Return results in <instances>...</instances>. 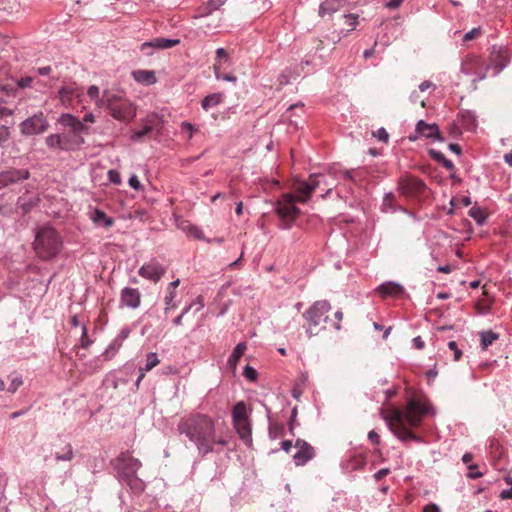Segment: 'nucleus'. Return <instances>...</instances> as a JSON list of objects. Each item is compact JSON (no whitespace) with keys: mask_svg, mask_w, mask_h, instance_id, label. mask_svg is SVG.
<instances>
[{"mask_svg":"<svg viewBox=\"0 0 512 512\" xmlns=\"http://www.w3.org/2000/svg\"><path fill=\"white\" fill-rule=\"evenodd\" d=\"M165 272L166 269L157 260L152 259L148 263H145L139 269L138 273L141 277L157 283Z\"/></svg>","mask_w":512,"mask_h":512,"instance_id":"12","label":"nucleus"},{"mask_svg":"<svg viewBox=\"0 0 512 512\" xmlns=\"http://www.w3.org/2000/svg\"><path fill=\"white\" fill-rule=\"evenodd\" d=\"M398 187L400 193L406 197L423 194L426 190L425 183L421 179L411 175L401 177L398 181Z\"/></svg>","mask_w":512,"mask_h":512,"instance_id":"10","label":"nucleus"},{"mask_svg":"<svg viewBox=\"0 0 512 512\" xmlns=\"http://www.w3.org/2000/svg\"><path fill=\"white\" fill-rule=\"evenodd\" d=\"M180 435H184L202 457L218 452L219 447L229 443L228 433L223 424L204 413H192L183 417L177 426Z\"/></svg>","mask_w":512,"mask_h":512,"instance_id":"1","label":"nucleus"},{"mask_svg":"<svg viewBox=\"0 0 512 512\" xmlns=\"http://www.w3.org/2000/svg\"><path fill=\"white\" fill-rule=\"evenodd\" d=\"M62 244L61 236L53 227L43 226L36 231L33 247L39 258L50 260L60 253Z\"/></svg>","mask_w":512,"mask_h":512,"instance_id":"5","label":"nucleus"},{"mask_svg":"<svg viewBox=\"0 0 512 512\" xmlns=\"http://www.w3.org/2000/svg\"><path fill=\"white\" fill-rule=\"evenodd\" d=\"M247 349V345L245 342L239 343L233 350L232 354L228 359V365L232 370H235L238 364V361L243 356L244 352Z\"/></svg>","mask_w":512,"mask_h":512,"instance_id":"23","label":"nucleus"},{"mask_svg":"<svg viewBox=\"0 0 512 512\" xmlns=\"http://www.w3.org/2000/svg\"><path fill=\"white\" fill-rule=\"evenodd\" d=\"M134 80L138 83L145 85H152L156 82L154 71L150 70H136L132 72Z\"/></svg>","mask_w":512,"mask_h":512,"instance_id":"22","label":"nucleus"},{"mask_svg":"<svg viewBox=\"0 0 512 512\" xmlns=\"http://www.w3.org/2000/svg\"><path fill=\"white\" fill-rule=\"evenodd\" d=\"M213 69H214V73H215V77L216 79H222L224 81H230V82H236L237 81V77L232 75V74H228V73H221L220 72V69H221V64L220 63H215L214 66H213Z\"/></svg>","mask_w":512,"mask_h":512,"instance_id":"32","label":"nucleus"},{"mask_svg":"<svg viewBox=\"0 0 512 512\" xmlns=\"http://www.w3.org/2000/svg\"><path fill=\"white\" fill-rule=\"evenodd\" d=\"M187 233L191 236H193L196 239H203L204 235L201 229H199L197 226L189 225L186 229Z\"/></svg>","mask_w":512,"mask_h":512,"instance_id":"40","label":"nucleus"},{"mask_svg":"<svg viewBox=\"0 0 512 512\" xmlns=\"http://www.w3.org/2000/svg\"><path fill=\"white\" fill-rule=\"evenodd\" d=\"M32 81H33V78H32V77H24V78H21V79L18 81V87H20V88H27V87H30V86H31Z\"/></svg>","mask_w":512,"mask_h":512,"instance_id":"53","label":"nucleus"},{"mask_svg":"<svg viewBox=\"0 0 512 512\" xmlns=\"http://www.w3.org/2000/svg\"><path fill=\"white\" fill-rule=\"evenodd\" d=\"M468 469L470 470V472L468 473V477L471 479H477V478L482 477V475H483L481 472L474 471L475 469H477L476 464L469 465Z\"/></svg>","mask_w":512,"mask_h":512,"instance_id":"50","label":"nucleus"},{"mask_svg":"<svg viewBox=\"0 0 512 512\" xmlns=\"http://www.w3.org/2000/svg\"><path fill=\"white\" fill-rule=\"evenodd\" d=\"M365 465V458L363 455H355L348 462V468L351 470H358Z\"/></svg>","mask_w":512,"mask_h":512,"instance_id":"35","label":"nucleus"},{"mask_svg":"<svg viewBox=\"0 0 512 512\" xmlns=\"http://www.w3.org/2000/svg\"><path fill=\"white\" fill-rule=\"evenodd\" d=\"M345 17H346V19L348 21V25L351 27V29H354L356 24H357L358 15L350 14V15H347Z\"/></svg>","mask_w":512,"mask_h":512,"instance_id":"58","label":"nucleus"},{"mask_svg":"<svg viewBox=\"0 0 512 512\" xmlns=\"http://www.w3.org/2000/svg\"><path fill=\"white\" fill-rule=\"evenodd\" d=\"M129 185L135 189V190H140L142 189V185L138 179V177L136 175H132L129 179Z\"/></svg>","mask_w":512,"mask_h":512,"instance_id":"51","label":"nucleus"},{"mask_svg":"<svg viewBox=\"0 0 512 512\" xmlns=\"http://www.w3.org/2000/svg\"><path fill=\"white\" fill-rule=\"evenodd\" d=\"M295 446L298 452L293 457L297 465H304L314 457V448L307 442L298 439Z\"/></svg>","mask_w":512,"mask_h":512,"instance_id":"16","label":"nucleus"},{"mask_svg":"<svg viewBox=\"0 0 512 512\" xmlns=\"http://www.w3.org/2000/svg\"><path fill=\"white\" fill-rule=\"evenodd\" d=\"M108 176H109V180L114 183V184H120L121 183V178H120V174L115 171V170H110L108 172Z\"/></svg>","mask_w":512,"mask_h":512,"instance_id":"49","label":"nucleus"},{"mask_svg":"<svg viewBox=\"0 0 512 512\" xmlns=\"http://www.w3.org/2000/svg\"><path fill=\"white\" fill-rule=\"evenodd\" d=\"M154 129V124L151 120H148L145 126L138 131H135L132 135L133 140L141 139L142 137L148 135Z\"/></svg>","mask_w":512,"mask_h":512,"instance_id":"33","label":"nucleus"},{"mask_svg":"<svg viewBox=\"0 0 512 512\" xmlns=\"http://www.w3.org/2000/svg\"><path fill=\"white\" fill-rule=\"evenodd\" d=\"M81 95V91L76 87L75 84H69L66 86H63L58 91V99L61 102V104L69 108L73 105V101L75 98H78Z\"/></svg>","mask_w":512,"mask_h":512,"instance_id":"14","label":"nucleus"},{"mask_svg":"<svg viewBox=\"0 0 512 512\" xmlns=\"http://www.w3.org/2000/svg\"><path fill=\"white\" fill-rule=\"evenodd\" d=\"M423 512H440L438 505L431 503L423 508Z\"/></svg>","mask_w":512,"mask_h":512,"instance_id":"59","label":"nucleus"},{"mask_svg":"<svg viewBox=\"0 0 512 512\" xmlns=\"http://www.w3.org/2000/svg\"><path fill=\"white\" fill-rule=\"evenodd\" d=\"M448 347L451 351L454 352V360L455 361L460 360V358L462 356V352H461V350L458 349L457 343L455 341H450L448 343Z\"/></svg>","mask_w":512,"mask_h":512,"instance_id":"46","label":"nucleus"},{"mask_svg":"<svg viewBox=\"0 0 512 512\" xmlns=\"http://www.w3.org/2000/svg\"><path fill=\"white\" fill-rule=\"evenodd\" d=\"M429 88H435V85L430 82V81H423L420 85H419V89L420 91L424 92L426 91L427 89Z\"/></svg>","mask_w":512,"mask_h":512,"instance_id":"60","label":"nucleus"},{"mask_svg":"<svg viewBox=\"0 0 512 512\" xmlns=\"http://www.w3.org/2000/svg\"><path fill=\"white\" fill-rule=\"evenodd\" d=\"M45 142L47 146L52 149H60L64 151L73 149V143L66 135L50 134L46 137Z\"/></svg>","mask_w":512,"mask_h":512,"instance_id":"15","label":"nucleus"},{"mask_svg":"<svg viewBox=\"0 0 512 512\" xmlns=\"http://www.w3.org/2000/svg\"><path fill=\"white\" fill-rule=\"evenodd\" d=\"M59 123L65 127H69L71 129V131L73 130V128L75 127L76 123L79 121V119L75 116H73L72 114H62L60 117H59Z\"/></svg>","mask_w":512,"mask_h":512,"instance_id":"31","label":"nucleus"},{"mask_svg":"<svg viewBox=\"0 0 512 512\" xmlns=\"http://www.w3.org/2000/svg\"><path fill=\"white\" fill-rule=\"evenodd\" d=\"M30 176L29 171L25 169H9L0 173V190L15 184L19 181L28 179Z\"/></svg>","mask_w":512,"mask_h":512,"instance_id":"13","label":"nucleus"},{"mask_svg":"<svg viewBox=\"0 0 512 512\" xmlns=\"http://www.w3.org/2000/svg\"><path fill=\"white\" fill-rule=\"evenodd\" d=\"M181 129L184 133L188 134V138H192L193 130H194V127L192 126V124H190L188 122H183L181 124Z\"/></svg>","mask_w":512,"mask_h":512,"instance_id":"52","label":"nucleus"},{"mask_svg":"<svg viewBox=\"0 0 512 512\" xmlns=\"http://www.w3.org/2000/svg\"><path fill=\"white\" fill-rule=\"evenodd\" d=\"M38 74L39 75H48L51 71H52V68L50 66H45V67H41V68H38Z\"/></svg>","mask_w":512,"mask_h":512,"instance_id":"64","label":"nucleus"},{"mask_svg":"<svg viewBox=\"0 0 512 512\" xmlns=\"http://www.w3.org/2000/svg\"><path fill=\"white\" fill-rule=\"evenodd\" d=\"M88 127L80 120L76 123L75 127L71 131L74 135H79L83 132H87Z\"/></svg>","mask_w":512,"mask_h":512,"instance_id":"48","label":"nucleus"},{"mask_svg":"<svg viewBox=\"0 0 512 512\" xmlns=\"http://www.w3.org/2000/svg\"><path fill=\"white\" fill-rule=\"evenodd\" d=\"M389 473H390V470L388 468H383L374 474V478H375V480L380 481L383 477L387 476Z\"/></svg>","mask_w":512,"mask_h":512,"instance_id":"55","label":"nucleus"},{"mask_svg":"<svg viewBox=\"0 0 512 512\" xmlns=\"http://www.w3.org/2000/svg\"><path fill=\"white\" fill-rule=\"evenodd\" d=\"M98 107L106 108L115 120L125 123L136 116V107L129 99L108 90L103 92L101 100L98 101Z\"/></svg>","mask_w":512,"mask_h":512,"instance_id":"4","label":"nucleus"},{"mask_svg":"<svg viewBox=\"0 0 512 512\" xmlns=\"http://www.w3.org/2000/svg\"><path fill=\"white\" fill-rule=\"evenodd\" d=\"M429 407L418 399L410 398L407 402L405 411L399 408L391 407L388 410L380 409V415L387 423L391 432L402 441L415 440L421 441V438L415 435L406 426L418 427L423 417L428 413Z\"/></svg>","mask_w":512,"mask_h":512,"instance_id":"3","label":"nucleus"},{"mask_svg":"<svg viewBox=\"0 0 512 512\" xmlns=\"http://www.w3.org/2000/svg\"><path fill=\"white\" fill-rule=\"evenodd\" d=\"M159 359L157 357L156 353H149L147 354L146 364L144 368H141V373L138 377V380L136 382L137 385H139L140 381L144 378L145 372L152 370L154 367H156L159 364Z\"/></svg>","mask_w":512,"mask_h":512,"instance_id":"24","label":"nucleus"},{"mask_svg":"<svg viewBox=\"0 0 512 512\" xmlns=\"http://www.w3.org/2000/svg\"><path fill=\"white\" fill-rule=\"evenodd\" d=\"M469 216L472 217L479 224L484 223L486 220V214L479 207H472L469 210Z\"/></svg>","mask_w":512,"mask_h":512,"instance_id":"34","label":"nucleus"},{"mask_svg":"<svg viewBox=\"0 0 512 512\" xmlns=\"http://www.w3.org/2000/svg\"><path fill=\"white\" fill-rule=\"evenodd\" d=\"M243 374L250 381H255L257 379V375H258L257 371L250 366L245 367Z\"/></svg>","mask_w":512,"mask_h":512,"instance_id":"44","label":"nucleus"},{"mask_svg":"<svg viewBox=\"0 0 512 512\" xmlns=\"http://www.w3.org/2000/svg\"><path fill=\"white\" fill-rule=\"evenodd\" d=\"M480 35H481V28L480 27L473 28L471 31L467 32L463 36V41L468 42V41L474 40V39L478 38Z\"/></svg>","mask_w":512,"mask_h":512,"instance_id":"41","label":"nucleus"},{"mask_svg":"<svg viewBox=\"0 0 512 512\" xmlns=\"http://www.w3.org/2000/svg\"><path fill=\"white\" fill-rule=\"evenodd\" d=\"M10 137V131L7 126L0 125V145L5 143Z\"/></svg>","mask_w":512,"mask_h":512,"instance_id":"45","label":"nucleus"},{"mask_svg":"<svg viewBox=\"0 0 512 512\" xmlns=\"http://www.w3.org/2000/svg\"><path fill=\"white\" fill-rule=\"evenodd\" d=\"M490 449L492 450L491 453L495 458H500L502 455L501 451V445L497 439H491L489 444Z\"/></svg>","mask_w":512,"mask_h":512,"instance_id":"38","label":"nucleus"},{"mask_svg":"<svg viewBox=\"0 0 512 512\" xmlns=\"http://www.w3.org/2000/svg\"><path fill=\"white\" fill-rule=\"evenodd\" d=\"M176 296V291H171V290H167V294L165 296V314H168V312L171 310V309H174L176 308V304L174 303V298Z\"/></svg>","mask_w":512,"mask_h":512,"instance_id":"36","label":"nucleus"},{"mask_svg":"<svg viewBox=\"0 0 512 512\" xmlns=\"http://www.w3.org/2000/svg\"><path fill=\"white\" fill-rule=\"evenodd\" d=\"M489 70L488 64L480 56L468 55L461 64V73L471 77L472 83H477L486 78Z\"/></svg>","mask_w":512,"mask_h":512,"instance_id":"8","label":"nucleus"},{"mask_svg":"<svg viewBox=\"0 0 512 512\" xmlns=\"http://www.w3.org/2000/svg\"><path fill=\"white\" fill-rule=\"evenodd\" d=\"M13 114V111L11 109H8L6 107H0V118H3L5 116H11Z\"/></svg>","mask_w":512,"mask_h":512,"instance_id":"62","label":"nucleus"},{"mask_svg":"<svg viewBox=\"0 0 512 512\" xmlns=\"http://www.w3.org/2000/svg\"><path fill=\"white\" fill-rule=\"evenodd\" d=\"M74 458L73 447L70 443L66 444L60 451L55 453L57 461H71Z\"/></svg>","mask_w":512,"mask_h":512,"instance_id":"28","label":"nucleus"},{"mask_svg":"<svg viewBox=\"0 0 512 512\" xmlns=\"http://www.w3.org/2000/svg\"><path fill=\"white\" fill-rule=\"evenodd\" d=\"M429 155L432 157L433 160L437 161L438 163H441L448 171L454 170V164L452 163V161L448 160L442 152L437 151L435 149H430Z\"/></svg>","mask_w":512,"mask_h":512,"instance_id":"26","label":"nucleus"},{"mask_svg":"<svg viewBox=\"0 0 512 512\" xmlns=\"http://www.w3.org/2000/svg\"><path fill=\"white\" fill-rule=\"evenodd\" d=\"M372 135L378 138L379 141L388 142L389 134L384 128L378 129L376 132H372Z\"/></svg>","mask_w":512,"mask_h":512,"instance_id":"42","label":"nucleus"},{"mask_svg":"<svg viewBox=\"0 0 512 512\" xmlns=\"http://www.w3.org/2000/svg\"><path fill=\"white\" fill-rule=\"evenodd\" d=\"M340 7L341 5L338 4L337 0H325L320 5L319 14L321 16H324L326 14L331 15L332 13L336 12Z\"/></svg>","mask_w":512,"mask_h":512,"instance_id":"27","label":"nucleus"},{"mask_svg":"<svg viewBox=\"0 0 512 512\" xmlns=\"http://www.w3.org/2000/svg\"><path fill=\"white\" fill-rule=\"evenodd\" d=\"M121 301L128 307L137 308L141 301L140 292L135 288H124L121 292Z\"/></svg>","mask_w":512,"mask_h":512,"instance_id":"19","label":"nucleus"},{"mask_svg":"<svg viewBox=\"0 0 512 512\" xmlns=\"http://www.w3.org/2000/svg\"><path fill=\"white\" fill-rule=\"evenodd\" d=\"M376 291L382 298L399 297L403 294V287L395 282H385L377 287Z\"/></svg>","mask_w":512,"mask_h":512,"instance_id":"18","label":"nucleus"},{"mask_svg":"<svg viewBox=\"0 0 512 512\" xmlns=\"http://www.w3.org/2000/svg\"><path fill=\"white\" fill-rule=\"evenodd\" d=\"M222 100H223V94L213 93V94L206 96L202 100L201 105L204 110L208 111L209 109H211V108L215 107L216 105H218L219 103H221Z\"/></svg>","mask_w":512,"mask_h":512,"instance_id":"25","label":"nucleus"},{"mask_svg":"<svg viewBox=\"0 0 512 512\" xmlns=\"http://www.w3.org/2000/svg\"><path fill=\"white\" fill-rule=\"evenodd\" d=\"M216 57L217 59H224L225 61L229 60V56L224 48H218L216 50Z\"/></svg>","mask_w":512,"mask_h":512,"instance_id":"57","label":"nucleus"},{"mask_svg":"<svg viewBox=\"0 0 512 512\" xmlns=\"http://www.w3.org/2000/svg\"><path fill=\"white\" fill-rule=\"evenodd\" d=\"M368 438L375 445H378L380 443V436L374 430L369 432Z\"/></svg>","mask_w":512,"mask_h":512,"instance_id":"56","label":"nucleus"},{"mask_svg":"<svg viewBox=\"0 0 512 512\" xmlns=\"http://www.w3.org/2000/svg\"><path fill=\"white\" fill-rule=\"evenodd\" d=\"M116 461L117 469L125 477L127 483L130 485L132 482H135L142 489V484L136 477V473L141 467V462L129 453H121Z\"/></svg>","mask_w":512,"mask_h":512,"instance_id":"9","label":"nucleus"},{"mask_svg":"<svg viewBox=\"0 0 512 512\" xmlns=\"http://www.w3.org/2000/svg\"><path fill=\"white\" fill-rule=\"evenodd\" d=\"M232 421L239 437L244 441L245 444L251 445L252 430L247 414L246 404L243 401L235 404L232 411Z\"/></svg>","mask_w":512,"mask_h":512,"instance_id":"7","label":"nucleus"},{"mask_svg":"<svg viewBox=\"0 0 512 512\" xmlns=\"http://www.w3.org/2000/svg\"><path fill=\"white\" fill-rule=\"evenodd\" d=\"M334 317L336 319V322L334 323V328L336 330H340L341 329V325H340V322L342 321L343 319V313L341 311H336L334 313Z\"/></svg>","mask_w":512,"mask_h":512,"instance_id":"54","label":"nucleus"},{"mask_svg":"<svg viewBox=\"0 0 512 512\" xmlns=\"http://www.w3.org/2000/svg\"><path fill=\"white\" fill-rule=\"evenodd\" d=\"M403 1L404 0H389L386 6L390 9H396L402 4Z\"/></svg>","mask_w":512,"mask_h":512,"instance_id":"61","label":"nucleus"},{"mask_svg":"<svg viewBox=\"0 0 512 512\" xmlns=\"http://www.w3.org/2000/svg\"><path fill=\"white\" fill-rule=\"evenodd\" d=\"M322 184H327L322 174H311L308 181L298 178L292 180L291 188L297 195L285 193L281 195L276 203V213L281 220L282 228H290L298 218L300 209L296 206V203H307L311 194Z\"/></svg>","mask_w":512,"mask_h":512,"instance_id":"2","label":"nucleus"},{"mask_svg":"<svg viewBox=\"0 0 512 512\" xmlns=\"http://www.w3.org/2000/svg\"><path fill=\"white\" fill-rule=\"evenodd\" d=\"M180 43L179 39H166V38H155L150 42H145L141 45V51H145L146 48H158V49H168L172 48Z\"/></svg>","mask_w":512,"mask_h":512,"instance_id":"20","label":"nucleus"},{"mask_svg":"<svg viewBox=\"0 0 512 512\" xmlns=\"http://www.w3.org/2000/svg\"><path fill=\"white\" fill-rule=\"evenodd\" d=\"M382 210L384 212H393L396 210V199L393 193H388L384 196Z\"/></svg>","mask_w":512,"mask_h":512,"instance_id":"29","label":"nucleus"},{"mask_svg":"<svg viewBox=\"0 0 512 512\" xmlns=\"http://www.w3.org/2000/svg\"><path fill=\"white\" fill-rule=\"evenodd\" d=\"M416 133L426 138L436 139L443 141L439 128L436 124H428L423 120H420L416 124Z\"/></svg>","mask_w":512,"mask_h":512,"instance_id":"17","label":"nucleus"},{"mask_svg":"<svg viewBox=\"0 0 512 512\" xmlns=\"http://www.w3.org/2000/svg\"><path fill=\"white\" fill-rule=\"evenodd\" d=\"M48 122L42 112L36 114L20 124V129L24 135L40 134L46 131Z\"/></svg>","mask_w":512,"mask_h":512,"instance_id":"11","label":"nucleus"},{"mask_svg":"<svg viewBox=\"0 0 512 512\" xmlns=\"http://www.w3.org/2000/svg\"><path fill=\"white\" fill-rule=\"evenodd\" d=\"M498 334L492 332V331H487V332H482L481 333V346L483 349H487L490 345L493 344V342L495 340L498 339Z\"/></svg>","mask_w":512,"mask_h":512,"instance_id":"30","label":"nucleus"},{"mask_svg":"<svg viewBox=\"0 0 512 512\" xmlns=\"http://www.w3.org/2000/svg\"><path fill=\"white\" fill-rule=\"evenodd\" d=\"M330 311L331 305L329 302L322 300L316 301L303 313V317L306 320V334L309 338L319 335L326 329Z\"/></svg>","mask_w":512,"mask_h":512,"instance_id":"6","label":"nucleus"},{"mask_svg":"<svg viewBox=\"0 0 512 512\" xmlns=\"http://www.w3.org/2000/svg\"><path fill=\"white\" fill-rule=\"evenodd\" d=\"M413 343L417 349H422L424 347V341L421 339L420 336L415 337L413 339Z\"/></svg>","mask_w":512,"mask_h":512,"instance_id":"63","label":"nucleus"},{"mask_svg":"<svg viewBox=\"0 0 512 512\" xmlns=\"http://www.w3.org/2000/svg\"><path fill=\"white\" fill-rule=\"evenodd\" d=\"M36 203L34 201L25 202L23 198H19L18 205L22 209L23 213H28Z\"/></svg>","mask_w":512,"mask_h":512,"instance_id":"43","label":"nucleus"},{"mask_svg":"<svg viewBox=\"0 0 512 512\" xmlns=\"http://www.w3.org/2000/svg\"><path fill=\"white\" fill-rule=\"evenodd\" d=\"M225 3V0H209L205 7V13L210 14Z\"/></svg>","mask_w":512,"mask_h":512,"instance_id":"39","label":"nucleus"},{"mask_svg":"<svg viewBox=\"0 0 512 512\" xmlns=\"http://www.w3.org/2000/svg\"><path fill=\"white\" fill-rule=\"evenodd\" d=\"M23 384V381L20 377H15L11 380V384L8 388L10 393H15L17 389Z\"/></svg>","mask_w":512,"mask_h":512,"instance_id":"47","label":"nucleus"},{"mask_svg":"<svg viewBox=\"0 0 512 512\" xmlns=\"http://www.w3.org/2000/svg\"><path fill=\"white\" fill-rule=\"evenodd\" d=\"M91 220L99 227L110 228L114 224V219L106 215L105 212L95 209L91 214Z\"/></svg>","mask_w":512,"mask_h":512,"instance_id":"21","label":"nucleus"},{"mask_svg":"<svg viewBox=\"0 0 512 512\" xmlns=\"http://www.w3.org/2000/svg\"><path fill=\"white\" fill-rule=\"evenodd\" d=\"M87 95L95 101L96 106L98 107V101L101 100L102 96H100V89L96 85H92L87 90Z\"/></svg>","mask_w":512,"mask_h":512,"instance_id":"37","label":"nucleus"}]
</instances>
